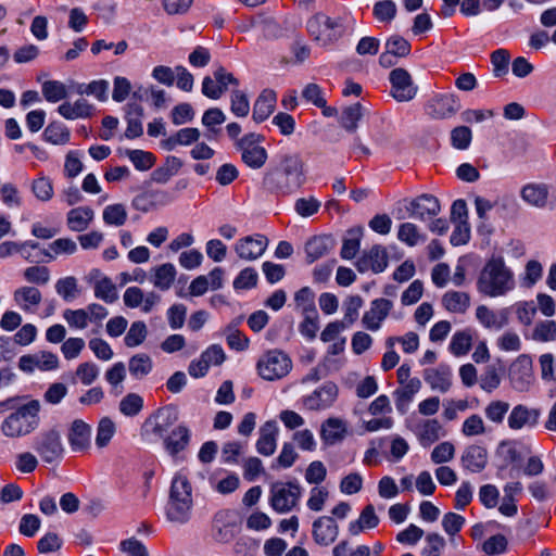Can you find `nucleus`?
<instances>
[{
  "label": "nucleus",
  "mask_w": 556,
  "mask_h": 556,
  "mask_svg": "<svg viewBox=\"0 0 556 556\" xmlns=\"http://www.w3.org/2000/svg\"><path fill=\"white\" fill-rule=\"evenodd\" d=\"M278 427L275 420L266 421L260 429V438L256 442V450L264 456L275 453L277 446Z\"/></svg>",
  "instance_id": "obj_27"
},
{
  "label": "nucleus",
  "mask_w": 556,
  "mask_h": 556,
  "mask_svg": "<svg viewBox=\"0 0 556 556\" xmlns=\"http://www.w3.org/2000/svg\"><path fill=\"white\" fill-rule=\"evenodd\" d=\"M116 431L115 424L109 418L104 417L99 421L96 437V444L98 447H105Z\"/></svg>",
  "instance_id": "obj_58"
},
{
  "label": "nucleus",
  "mask_w": 556,
  "mask_h": 556,
  "mask_svg": "<svg viewBox=\"0 0 556 556\" xmlns=\"http://www.w3.org/2000/svg\"><path fill=\"white\" fill-rule=\"evenodd\" d=\"M148 330L143 321H134L124 338L125 345L135 348L140 345L147 338Z\"/></svg>",
  "instance_id": "obj_57"
},
{
  "label": "nucleus",
  "mask_w": 556,
  "mask_h": 556,
  "mask_svg": "<svg viewBox=\"0 0 556 556\" xmlns=\"http://www.w3.org/2000/svg\"><path fill=\"white\" fill-rule=\"evenodd\" d=\"M176 420L177 414L172 408H160L144 421L143 431L149 435L163 438L165 432Z\"/></svg>",
  "instance_id": "obj_15"
},
{
  "label": "nucleus",
  "mask_w": 556,
  "mask_h": 556,
  "mask_svg": "<svg viewBox=\"0 0 556 556\" xmlns=\"http://www.w3.org/2000/svg\"><path fill=\"white\" fill-rule=\"evenodd\" d=\"M405 207L410 217L424 222L432 219L441 211L439 200L427 193L412 199Z\"/></svg>",
  "instance_id": "obj_12"
},
{
  "label": "nucleus",
  "mask_w": 556,
  "mask_h": 556,
  "mask_svg": "<svg viewBox=\"0 0 556 556\" xmlns=\"http://www.w3.org/2000/svg\"><path fill=\"white\" fill-rule=\"evenodd\" d=\"M295 308L302 314L314 315L317 312L315 306V294L309 287H303L294 294Z\"/></svg>",
  "instance_id": "obj_46"
},
{
  "label": "nucleus",
  "mask_w": 556,
  "mask_h": 556,
  "mask_svg": "<svg viewBox=\"0 0 556 556\" xmlns=\"http://www.w3.org/2000/svg\"><path fill=\"white\" fill-rule=\"evenodd\" d=\"M443 306L452 313H465L470 305V296L466 292L448 291L442 296Z\"/></svg>",
  "instance_id": "obj_41"
},
{
  "label": "nucleus",
  "mask_w": 556,
  "mask_h": 556,
  "mask_svg": "<svg viewBox=\"0 0 556 556\" xmlns=\"http://www.w3.org/2000/svg\"><path fill=\"white\" fill-rule=\"evenodd\" d=\"M388 266V253L386 248L374 245L356 262V268L361 273L371 270L376 274L383 271Z\"/></svg>",
  "instance_id": "obj_18"
},
{
  "label": "nucleus",
  "mask_w": 556,
  "mask_h": 556,
  "mask_svg": "<svg viewBox=\"0 0 556 556\" xmlns=\"http://www.w3.org/2000/svg\"><path fill=\"white\" fill-rule=\"evenodd\" d=\"M226 121L224 112L218 108H211L206 110L202 116V124L208 129L206 135L207 139H216L219 129H215L216 125H220Z\"/></svg>",
  "instance_id": "obj_47"
},
{
  "label": "nucleus",
  "mask_w": 556,
  "mask_h": 556,
  "mask_svg": "<svg viewBox=\"0 0 556 556\" xmlns=\"http://www.w3.org/2000/svg\"><path fill=\"white\" fill-rule=\"evenodd\" d=\"M93 110V105L86 99H78L74 103L64 102L58 108V112L66 119L89 117Z\"/></svg>",
  "instance_id": "obj_35"
},
{
  "label": "nucleus",
  "mask_w": 556,
  "mask_h": 556,
  "mask_svg": "<svg viewBox=\"0 0 556 556\" xmlns=\"http://www.w3.org/2000/svg\"><path fill=\"white\" fill-rule=\"evenodd\" d=\"M263 136L250 132L235 142L236 149L241 153L242 162L252 169L262 168L268 157L265 148L260 146Z\"/></svg>",
  "instance_id": "obj_6"
},
{
  "label": "nucleus",
  "mask_w": 556,
  "mask_h": 556,
  "mask_svg": "<svg viewBox=\"0 0 556 556\" xmlns=\"http://www.w3.org/2000/svg\"><path fill=\"white\" fill-rule=\"evenodd\" d=\"M420 389L421 381L417 377L407 381L406 384H400V387L395 389L393 396L395 407L400 414L405 415L407 413L410 402Z\"/></svg>",
  "instance_id": "obj_25"
},
{
  "label": "nucleus",
  "mask_w": 556,
  "mask_h": 556,
  "mask_svg": "<svg viewBox=\"0 0 556 556\" xmlns=\"http://www.w3.org/2000/svg\"><path fill=\"white\" fill-rule=\"evenodd\" d=\"M67 437L74 452L85 451L91 443V427L84 420L76 419L72 422Z\"/></svg>",
  "instance_id": "obj_24"
},
{
  "label": "nucleus",
  "mask_w": 556,
  "mask_h": 556,
  "mask_svg": "<svg viewBox=\"0 0 556 556\" xmlns=\"http://www.w3.org/2000/svg\"><path fill=\"white\" fill-rule=\"evenodd\" d=\"M49 248L50 251L45 249L40 250V254L47 257V261L54 260L55 256L61 254L72 255L77 251V244L71 238L56 239L50 243Z\"/></svg>",
  "instance_id": "obj_42"
},
{
  "label": "nucleus",
  "mask_w": 556,
  "mask_h": 556,
  "mask_svg": "<svg viewBox=\"0 0 556 556\" xmlns=\"http://www.w3.org/2000/svg\"><path fill=\"white\" fill-rule=\"evenodd\" d=\"M510 54L505 49H497L491 54V62L493 65V73L495 77L504 76L508 73V64Z\"/></svg>",
  "instance_id": "obj_60"
},
{
  "label": "nucleus",
  "mask_w": 556,
  "mask_h": 556,
  "mask_svg": "<svg viewBox=\"0 0 556 556\" xmlns=\"http://www.w3.org/2000/svg\"><path fill=\"white\" fill-rule=\"evenodd\" d=\"M424 378L432 390H438L441 393L447 392L452 386V372L446 365L426 369Z\"/></svg>",
  "instance_id": "obj_29"
},
{
  "label": "nucleus",
  "mask_w": 556,
  "mask_h": 556,
  "mask_svg": "<svg viewBox=\"0 0 556 556\" xmlns=\"http://www.w3.org/2000/svg\"><path fill=\"white\" fill-rule=\"evenodd\" d=\"M427 546L424 547L422 556H441L446 543L445 539L439 533L431 532L426 535Z\"/></svg>",
  "instance_id": "obj_63"
},
{
  "label": "nucleus",
  "mask_w": 556,
  "mask_h": 556,
  "mask_svg": "<svg viewBox=\"0 0 556 556\" xmlns=\"http://www.w3.org/2000/svg\"><path fill=\"white\" fill-rule=\"evenodd\" d=\"M192 501L169 500L166 506V517L170 522L184 525L191 517Z\"/></svg>",
  "instance_id": "obj_36"
},
{
  "label": "nucleus",
  "mask_w": 556,
  "mask_h": 556,
  "mask_svg": "<svg viewBox=\"0 0 556 556\" xmlns=\"http://www.w3.org/2000/svg\"><path fill=\"white\" fill-rule=\"evenodd\" d=\"M338 535L339 527L333 518L323 516L313 522V539L316 544L328 546L337 540Z\"/></svg>",
  "instance_id": "obj_21"
},
{
  "label": "nucleus",
  "mask_w": 556,
  "mask_h": 556,
  "mask_svg": "<svg viewBox=\"0 0 556 556\" xmlns=\"http://www.w3.org/2000/svg\"><path fill=\"white\" fill-rule=\"evenodd\" d=\"M169 500L192 501L191 485L186 476L178 473L174 477L170 485Z\"/></svg>",
  "instance_id": "obj_50"
},
{
  "label": "nucleus",
  "mask_w": 556,
  "mask_h": 556,
  "mask_svg": "<svg viewBox=\"0 0 556 556\" xmlns=\"http://www.w3.org/2000/svg\"><path fill=\"white\" fill-rule=\"evenodd\" d=\"M126 155L138 170H148L155 163L154 155L143 150H127Z\"/></svg>",
  "instance_id": "obj_59"
},
{
  "label": "nucleus",
  "mask_w": 556,
  "mask_h": 556,
  "mask_svg": "<svg viewBox=\"0 0 556 556\" xmlns=\"http://www.w3.org/2000/svg\"><path fill=\"white\" fill-rule=\"evenodd\" d=\"M393 308L392 301L380 298L371 301L370 308L363 316V325L370 331L380 329L382 321L388 317Z\"/></svg>",
  "instance_id": "obj_16"
},
{
  "label": "nucleus",
  "mask_w": 556,
  "mask_h": 556,
  "mask_svg": "<svg viewBox=\"0 0 556 556\" xmlns=\"http://www.w3.org/2000/svg\"><path fill=\"white\" fill-rule=\"evenodd\" d=\"M508 377L515 390L527 391L533 381L531 357L526 354L519 355L510 365Z\"/></svg>",
  "instance_id": "obj_10"
},
{
  "label": "nucleus",
  "mask_w": 556,
  "mask_h": 556,
  "mask_svg": "<svg viewBox=\"0 0 556 556\" xmlns=\"http://www.w3.org/2000/svg\"><path fill=\"white\" fill-rule=\"evenodd\" d=\"M39 409L38 401H30L18 407L2 421V434L15 439L31 433L39 425Z\"/></svg>",
  "instance_id": "obj_3"
},
{
  "label": "nucleus",
  "mask_w": 556,
  "mask_h": 556,
  "mask_svg": "<svg viewBox=\"0 0 556 556\" xmlns=\"http://www.w3.org/2000/svg\"><path fill=\"white\" fill-rule=\"evenodd\" d=\"M363 116V106L361 103H354L343 109L340 116V125L349 132L356 131L358 122Z\"/></svg>",
  "instance_id": "obj_44"
},
{
  "label": "nucleus",
  "mask_w": 556,
  "mask_h": 556,
  "mask_svg": "<svg viewBox=\"0 0 556 556\" xmlns=\"http://www.w3.org/2000/svg\"><path fill=\"white\" fill-rule=\"evenodd\" d=\"M23 277L28 283L45 286L50 281V270L46 266L34 265L23 270Z\"/></svg>",
  "instance_id": "obj_56"
},
{
  "label": "nucleus",
  "mask_w": 556,
  "mask_h": 556,
  "mask_svg": "<svg viewBox=\"0 0 556 556\" xmlns=\"http://www.w3.org/2000/svg\"><path fill=\"white\" fill-rule=\"evenodd\" d=\"M442 426L437 419H427L419 424L415 430L420 443L428 446L441 437Z\"/></svg>",
  "instance_id": "obj_39"
},
{
  "label": "nucleus",
  "mask_w": 556,
  "mask_h": 556,
  "mask_svg": "<svg viewBox=\"0 0 556 556\" xmlns=\"http://www.w3.org/2000/svg\"><path fill=\"white\" fill-rule=\"evenodd\" d=\"M397 239L408 247H415L425 242L427 237L415 224L406 222L399 226Z\"/></svg>",
  "instance_id": "obj_43"
},
{
  "label": "nucleus",
  "mask_w": 556,
  "mask_h": 556,
  "mask_svg": "<svg viewBox=\"0 0 556 556\" xmlns=\"http://www.w3.org/2000/svg\"><path fill=\"white\" fill-rule=\"evenodd\" d=\"M34 450L47 464L60 462L64 454L61 432L55 428L40 432L35 438Z\"/></svg>",
  "instance_id": "obj_7"
},
{
  "label": "nucleus",
  "mask_w": 556,
  "mask_h": 556,
  "mask_svg": "<svg viewBox=\"0 0 556 556\" xmlns=\"http://www.w3.org/2000/svg\"><path fill=\"white\" fill-rule=\"evenodd\" d=\"M556 338V323L543 320L536 324L533 331V339L538 341H553Z\"/></svg>",
  "instance_id": "obj_64"
},
{
  "label": "nucleus",
  "mask_w": 556,
  "mask_h": 556,
  "mask_svg": "<svg viewBox=\"0 0 556 556\" xmlns=\"http://www.w3.org/2000/svg\"><path fill=\"white\" fill-rule=\"evenodd\" d=\"M516 288L515 274L502 256L486 261L477 279L479 293L490 296H505Z\"/></svg>",
  "instance_id": "obj_2"
},
{
  "label": "nucleus",
  "mask_w": 556,
  "mask_h": 556,
  "mask_svg": "<svg viewBox=\"0 0 556 556\" xmlns=\"http://www.w3.org/2000/svg\"><path fill=\"white\" fill-rule=\"evenodd\" d=\"M348 432L344 420L338 417L326 419L320 427V438L326 445H334L341 442Z\"/></svg>",
  "instance_id": "obj_26"
},
{
  "label": "nucleus",
  "mask_w": 556,
  "mask_h": 556,
  "mask_svg": "<svg viewBox=\"0 0 556 556\" xmlns=\"http://www.w3.org/2000/svg\"><path fill=\"white\" fill-rule=\"evenodd\" d=\"M338 396V387L332 382L323 384L303 399V404L309 410L326 409L333 404Z\"/></svg>",
  "instance_id": "obj_17"
},
{
  "label": "nucleus",
  "mask_w": 556,
  "mask_h": 556,
  "mask_svg": "<svg viewBox=\"0 0 556 556\" xmlns=\"http://www.w3.org/2000/svg\"><path fill=\"white\" fill-rule=\"evenodd\" d=\"M472 344V333L470 330L457 331L453 334L450 351L456 355H465L469 352Z\"/></svg>",
  "instance_id": "obj_51"
},
{
  "label": "nucleus",
  "mask_w": 556,
  "mask_h": 556,
  "mask_svg": "<svg viewBox=\"0 0 556 556\" xmlns=\"http://www.w3.org/2000/svg\"><path fill=\"white\" fill-rule=\"evenodd\" d=\"M42 94L48 102H58L67 97L65 85L59 80H48L42 84Z\"/></svg>",
  "instance_id": "obj_55"
},
{
  "label": "nucleus",
  "mask_w": 556,
  "mask_h": 556,
  "mask_svg": "<svg viewBox=\"0 0 556 556\" xmlns=\"http://www.w3.org/2000/svg\"><path fill=\"white\" fill-rule=\"evenodd\" d=\"M476 317L485 328L489 329L500 330L508 323L504 311L496 313L485 305H479L477 307Z\"/></svg>",
  "instance_id": "obj_38"
},
{
  "label": "nucleus",
  "mask_w": 556,
  "mask_h": 556,
  "mask_svg": "<svg viewBox=\"0 0 556 556\" xmlns=\"http://www.w3.org/2000/svg\"><path fill=\"white\" fill-rule=\"evenodd\" d=\"M386 50L396 58H405L410 53V43L400 35H392L384 43Z\"/></svg>",
  "instance_id": "obj_54"
},
{
  "label": "nucleus",
  "mask_w": 556,
  "mask_h": 556,
  "mask_svg": "<svg viewBox=\"0 0 556 556\" xmlns=\"http://www.w3.org/2000/svg\"><path fill=\"white\" fill-rule=\"evenodd\" d=\"M172 198L165 190L152 189L141 192L132 199L131 205L135 210L147 213L159 206L170 203Z\"/></svg>",
  "instance_id": "obj_19"
},
{
  "label": "nucleus",
  "mask_w": 556,
  "mask_h": 556,
  "mask_svg": "<svg viewBox=\"0 0 556 556\" xmlns=\"http://www.w3.org/2000/svg\"><path fill=\"white\" fill-rule=\"evenodd\" d=\"M306 181L304 162L298 153H287L275 167H270L263 177L265 190L276 195H290Z\"/></svg>",
  "instance_id": "obj_1"
},
{
  "label": "nucleus",
  "mask_w": 556,
  "mask_h": 556,
  "mask_svg": "<svg viewBox=\"0 0 556 556\" xmlns=\"http://www.w3.org/2000/svg\"><path fill=\"white\" fill-rule=\"evenodd\" d=\"M230 110L238 117H245L249 114L250 103L243 91H232L230 97Z\"/></svg>",
  "instance_id": "obj_61"
},
{
  "label": "nucleus",
  "mask_w": 556,
  "mask_h": 556,
  "mask_svg": "<svg viewBox=\"0 0 556 556\" xmlns=\"http://www.w3.org/2000/svg\"><path fill=\"white\" fill-rule=\"evenodd\" d=\"M127 128L125 137L128 139L138 138L143 134L141 118L143 116V108L137 101H131L125 106Z\"/></svg>",
  "instance_id": "obj_28"
},
{
  "label": "nucleus",
  "mask_w": 556,
  "mask_h": 556,
  "mask_svg": "<svg viewBox=\"0 0 556 556\" xmlns=\"http://www.w3.org/2000/svg\"><path fill=\"white\" fill-rule=\"evenodd\" d=\"M349 237L343 240L341 257L345 260L353 258L359 250L363 228H352L348 231Z\"/></svg>",
  "instance_id": "obj_49"
},
{
  "label": "nucleus",
  "mask_w": 556,
  "mask_h": 556,
  "mask_svg": "<svg viewBox=\"0 0 556 556\" xmlns=\"http://www.w3.org/2000/svg\"><path fill=\"white\" fill-rule=\"evenodd\" d=\"M306 28L313 40L320 46L336 42L344 30L339 20H332L323 13L312 16L306 23Z\"/></svg>",
  "instance_id": "obj_4"
},
{
  "label": "nucleus",
  "mask_w": 556,
  "mask_h": 556,
  "mask_svg": "<svg viewBox=\"0 0 556 556\" xmlns=\"http://www.w3.org/2000/svg\"><path fill=\"white\" fill-rule=\"evenodd\" d=\"M291 368L290 357L279 350L267 351L256 364L258 375L268 381L283 378L290 372Z\"/></svg>",
  "instance_id": "obj_5"
},
{
  "label": "nucleus",
  "mask_w": 556,
  "mask_h": 556,
  "mask_svg": "<svg viewBox=\"0 0 556 556\" xmlns=\"http://www.w3.org/2000/svg\"><path fill=\"white\" fill-rule=\"evenodd\" d=\"M391 96L399 102L410 101L417 93V86L414 84L410 74L397 67L390 72Z\"/></svg>",
  "instance_id": "obj_9"
},
{
  "label": "nucleus",
  "mask_w": 556,
  "mask_h": 556,
  "mask_svg": "<svg viewBox=\"0 0 556 556\" xmlns=\"http://www.w3.org/2000/svg\"><path fill=\"white\" fill-rule=\"evenodd\" d=\"M176 275L175 266L172 263H165L151 269L150 280L156 289L166 291L172 287Z\"/></svg>",
  "instance_id": "obj_34"
},
{
  "label": "nucleus",
  "mask_w": 556,
  "mask_h": 556,
  "mask_svg": "<svg viewBox=\"0 0 556 556\" xmlns=\"http://www.w3.org/2000/svg\"><path fill=\"white\" fill-rule=\"evenodd\" d=\"M153 368V361L146 353H137L128 361V370L132 378L141 380L147 377Z\"/></svg>",
  "instance_id": "obj_40"
},
{
  "label": "nucleus",
  "mask_w": 556,
  "mask_h": 556,
  "mask_svg": "<svg viewBox=\"0 0 556 556\" xmlns=\"http://www.w3.org/2000/svg\"><path fill=\"white\" fill-rule=\"evenodd\" d=\"M87 281L93 286L94 296L108 304H112L118 299L116 286L112 279L105 276L100 269L93 268L86 277Z\"/></svg>",
  "instance_id": "obj_13"
},
{
  "label": "nucleus",
  "mask_w": 556,
  "mask_h": 556,
  "mask_svg": "<svg viewBox=\"0 0 556 556\" xmlns=\"http://www.w3.org/2000/svg\"><path fill=\"white\" fill-rule=\"evenodd\" d=\"M257 271L252 267L242 269L233 280V288L236 290H247L254 288L257 283Z\"/></svg>",
  "instance_id": "obj_62"
},
{
  "label": "nucleus",
  "mask_w": 556,
  "mask_h": 556,
  "mask_svg": "<svg viewBox=\"0 0 556 556\" xmlns=\"http://www.w3.org/2000/svg\"><path fill=\"white\" fill-rule=\"evenodd\" d=\"M70 129L59 122L50 123L43 131L45 140L52 144H66L70 141Z\"/></svg>",
  "instance_id": "obj_45"
},
{
  "label": "nucleus",
  "mask_w": 556,
  "mask_h": 556,
  "mask_svg": "<svg viewBox=\"0 0 556 556\" xmlns=\"http://www.w3.org/2000/svg\"><path fill=\"white\" fill-rule=\"evenodd\" d=\"M277 96L274 90L265 89L254 102L252 117L256 123L267 119L276 108Z\"/></svg>",
  "instance_id": "obj_30"
},
{
  "label": "nucleus",
  "mask_w": 556,
  "mask_h": 556,
  "mask_svg": "<svg viewBox=\"0 0 556 556\" xmlns=\"http://www.w3.org/2000/svg\"><path fill=\"white\" fill-rule=\"evenodd\" d=\"M521 198L530 205L543 208L548 203V188L543 184H529L522 188Z\"/></svg>",
  "instance_id": "obj_37"
},
{
  "label": "nucleus",
  "mask_w": 556,
  "mask_h": 556,
  "mask_svg": "<svg viewBox=\"0 0 556 556\" xmlns=\"http://www.w3.org/2000/svg\"><path fill=\"white\" fill-rule=\"evenodd\" d=\"M15 304L25 313H35L42 301V294L34 286H23L13 292Z\"/></svg>",
  "instance_id": "obj_23"
},
{
  "label": "nucleus",
  "mask_w": 556,
  "mask_h": 556,
  "mask_svg": "<svg viewBox=\"0 0 556 556\" xmlns=\"http://www.w3.org/2000/svg\"><path fill=\"white\" fill-rule=\"evenodd\" d=\"M333 248V240L329 236H315L305 243L306 260L314 263L329 253Z\"/></svg>",
  "instance_id": "obj_33"
},
{
  "label": "nucleus",
  "mask_w": 556,
  "mask_h": 556,
  "mask_svg": "<svg viewBox=\"0 0 556 556\" xmlns=\"http://www.w3.org/2000/svg\"><path fill=\"white\" fill-rule=\"evenodd\" d=\"M30 188L33 194L41 202H48L53 197V185L47 176H39L34 179Z\"/></svg>",
  "instance_id": "obj_53"
},
{
  "label": "nucleus",
  "mask_w": 556,
  "mask_h": 556,
  "mask_svg": "<svg viewBox=\"0 0 556 556\" xmlns=\"http://www.w3.org/2000/svg\"><path fill=\"white\" fill-rule=\"evenodd\" d=\"M460 464L469 472H481L488 465L486 448L476 444L467 446L460 456Z\"/></svg>",
  "instance_id": "obj_22"
},
{
  "label": "nucleus",
  "mask_w": 556,
  "mask_h": 556,
  "mask_svg": "<svg viewBox=\"0 0 556 556\" xmlns=\"http://www.w3.org/2000/svg\"><path fill=\"white\" fill-rule=\"evenodd\" d=\"M118 408L124 416H137L143 408V399L137 393H128L121 400Z\"/></svg>",
  "instance_id": "obj_52"
},
{
  "label": "nucleus",
  "mask_w": 556,
  "mask_h": 556,
  "mask_svg": "<svg viewBox=\"0 0 556 556\" xmlns=\"http://www.w3.org/2000/svg\"><path fill=\"white\" fill-rule=\"evenodd\" d=\"M191 432L185 425H179L164 438V445L170 455H177L184 451L190 442Z\"/></svg>",
  "instance_id": "obj_31"
},
{
  "label": "nucleus",
  "mask_w": 556,
  "mask_h": 556,
  "mask_svg": "<svg viewBox=\"0 0 556 556\" xmlns=\"http://www.w3.org/2000/svg\"><path fill=\"white\" fill-rule=\"evenodd\" d=\"M102 217L106 225L119 227L126 223L128 213L124 204L116 203L108 205L103 210Z\"/></svg>",
  "instance_id": "obj_48"
},
{
  "label": "nucleus",
  "mask_w": 556,
  "mask_h": 556,
  "mask_svg": "<svg viewBox=\"0 0 556 556\" xmlns=\"http://www.w3.org/2000/svg\"><path fill=\"white\" fill-rule=\"evenodd\" d=\"M268 247V239L264 235L256 233L239 239L235 244V251L239 258L254 261L261 257Z\"/></svg>",
  "instance_id": "obj_14"
},
{
  "label": "nucleus",
  "mask_w": 556,
  "mask_h": 556,
  "mask_svg": "<svg viewBox=\"0 0 556 556\" xmlns=\"http://www.w3.org/2000/svg\"><path fill=\"white\" fill-rule=\"evenodd\" d=\"M94 218V212L89 206L72 208L66 215L67 227L72 231L81 232L86 230Z\"/></svg>",
  "instance_id": "obj_32"
},
{
  "label": "nucleus",
  "mask_w": 556,
  "mask_h": 556,
  "mask_svg": "<svg viewBox=\"0 0 556 556\" xmlns=\"http://www.w3.org/2000/svg\"><path fill=\"white\" fill-rule=\"evenodd\" d=\"M460 109L458 98L453 93L435 94L426 104V113L435 119L453 116Z\"/></svg>",
  "instance_id": "obj_11"
},
{
  "label": "nucleus",
  "mask_w": 556,
  "mask_h": 556,
  "mask_svg": "<svg viewBox=\"0 0 556 556\" xmlns=\"http://www.w3.org/2000/svg\"><path fill=\"white\" fill-rule=\"evenodd\" d=\"M541 410L539 408H529L526 405H516L507 419L508 427L513 430H520L523 427L534 428L540 419Z\"/></svg>",
  "instance_id": "obj_20"
},
{
  "label": "nucleus",
  "mask_w": 556,
  "mask_h": 556,
  "mask_svg": "<svg viewBox=\"0 0 556 556\" xmlns=\"http://www.w3.org/2000/svg\"><path fill=\"white\" fill-rule=\"evenodd\" d=\"M301 497V488L295 482H276L270 488L269 503L279 514L291 511Z\"/></svg>",
  "instance_id": "obj_8"
}]
</instances>
